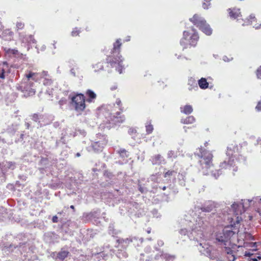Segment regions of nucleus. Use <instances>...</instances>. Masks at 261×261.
<instances>
[{"label": "nucleus", "mask_w": 261, "mask_h": 261, "mask_svg": "<svg viewBox=\"0 0 261 261\" xmlns=\"http://www.w3.org/2000/svg\"><path fill=\"white\" fill-rule=\"evenodd\" d=\"M34 82H27L21 81L16 86V89L21 91L23 94V96L27 97L33 96L36 92V88Z\"/></svg>", "instance_id": "11"}, {"label": "nucleus", "mask_w": 261, "mask_h": 261, "mask_svg": "<svg viewBox=\"0 0 261 261\" xmlns=\"http://www.w3.org/2000/svg\"><path fill=\"white\" fill-rule=\"evenodd\" d=\"M67 102V100L65 98H61L58 102L59 105H60V108L63 109V106L65 105H66Z\"/></svg>", "instance_id": "58"}, {"label": "nucleus", "mask_w": 261, "mask_h": 261, "mask_svg": "<svg viewBox=\"0 0 261 261\" xmlns=\"http://www.w3.org/2000/svg\"><path fill=\"white\" fill-rule=\"evenodd\" d=\"M217 204L214 201L208 200L202 203L200 207H199V209L201 210L203 212L209 213L216 208L217 207Z\"/></svg>", "instance_id": "19"}, {"label": "nucleus", "mask_w": 261, "mask_h": 261, "mask_svg": "<svg viewBox=\"0 0 261 261\" xmlns=\"http://www.w3.org/2000/svg\"><path fill=\"white\" fill-rule=\"evenodd\" d=\"M146 132L147 135L152 133L153 130V126L151 124V120H148L145 124Z\"/></svg>", "instance_id": "40"}, {"label": "nucleus", "mask_w": 261, "mask_h": 261, "mask_svg": "<svg viewBox=\"0 0 261 261\" xmlns=\"http://www.w3.org/2000/svg\"><path fill=\"white\" fill-rule=\"evenodd\" d=\"M36 74V73L30 71L28 74H25V77H24L22 81H25L27 82H34L35 80V76Z\"/></svg>", "instance_id": "34"}, {"label": "nucleus", "mask_w": 261, "mask_h": 261, "mask_svg": "<svg viewBox=\"0 0 261 261\" xmlns=\"http://www.w3.org/2000/svg\"><path fill=\"white\" fill-rule=\"evenodd\" d=\"M138 190L142 194H146L148 192L154 193L153 190H149L148 188L140 184H138Z\"/></svg>", "instance_id": "38"}, {"label": "nucleus", "mask_w": 261, "mask_h": 261, "mask_svg": "<svg viewBox=\"0 0 261 261\" xmlns=\"http://www.w3.org/2000/svg\"><path fill=\"white\" fill-rule=\"evenodd\" d=\"M204 2L202 4V7L204 9H208L209 6L211 5L210 2L212 0H203Z\"/></svg>", "instance_id": "59"}, {"label": "nucleus", "mask_w": 261, "mask_h": 261, "mask_svg": "<svg viewBox=\"0 0 261 261\" xmlns=\"http://www.w3.org/2000/svg\"><path fill=\"white\" fill-rule=\"evenodd\" d=\"M45 117V115L37 113H35L32 115V119L35 122H38L39 125L40 124L41 119H42V118H44Z\"/></svg>", "instance_id": "36"}, {"label": "nucleus", "mask_w": 261, "mask_h": 261, "mask_svg": "<svg viewBox=\"0 0 261 261\" xmlns=\"http://www.w3.org/2000/svg\"><path fill=\"white\" fill-rule=\"evenodd\" d=\"M16 168V165L15 162H6L5 163H3L1 169L2 172L4 174H5L6 172L8 170H13Z\"/></svg>", "instance_id": "23"}, {"label": "nucleus", "mask_w": 261, "mask_h": 261, "mask_svg": "<svg viewBox=\"0 0 261 261\" xmlns=\"http://www.w3.org/2000/svg\"><path fill=\"white\" fill-rule=\"evenodd\" d=\"M231 207L232 208L234 213L238 215L239 212H241V211H240V209L241 207H244V205L242 203H237L234 202L231 205Z\"/></svg>", "instance_id": "35"}, {"label": "nucleus", "mask_w": 261, "mask_h": 261, "mask_svg": "<svg viewBox=\"0 0 261 261\" xmlns=\"http://www.w3.org/2000/svg\"><path fill=\"white\" fill-rule=\"evenodd\" d=\"M19 129V125L18 124L14 123L9 125L4 132L1 133L0 143L12 144L13 139L12 138L13 137L15 143H22L23 141L24 134L23 132H18Z\"/></svg>", "instance_id": "3"}, {"label": "nucleus", "mask_w": 261, "mask_h": 261, "mask_svg": "<svg viewBox=\"0 0 261 261\" xmlns=\"http://www.w3.org/2000/svg\"><path fill=\"white\" fill-rule=\"evenodd\" d=\"M5 248L6 250L9 251H12L14 249L18 248V250L22 255L23 261H25V258H29L28 256H31L34 254V250L35 249L34 246H30L29 244L27 243L20 244L18 246L11 244L9 246H5Z\"/></svg>", "instance_id": "10"}, {"label": "nucleus", "mask_w": 261, "mask_h": 261, "mask_svg": "<svg viewBox=\"0 0 261 261\" xmlns=\"http://www.w3.org/2000/svg\"><path fill=\"white\" fill-rule=\"evenodd\" d=\"M103 175L110 179H112L114 178V177H115V176L112 173H111V172H109L107 170H105L103 172Z\"/></svg>", "instance_id": "51"}, {"label": "nucleus", "mask_w": 261, "mask_h": 261, "mask_svg": "<svg viewBox=\"0 0 261 261\" xmlns=\"http://www.w3.org/2000/svg\"><path fill=\"white\" fill-rule=\"evenodd\" d=\"M6 214V210L4 207H0V219L4 217V215Z\"/></svg>", "instance_id": "61"}, {"label": "nucleus", "mask_w": 261, "mask_h": 261, "mask_svg": "<svg viewBox=\"0 0 261 261\" xmlns=\"http://www.w3.org/2000/svg\"><path fill=\"white\" fill-rule=\"evenodd\" d=\"M240 222V220L239 217H237L236 223L225 226L222 231L216 233V240L219 245L222 246L230 244L229 240L231 238L239 232V228L237 225H238Z\"/></svg>", "instance_id": "5"}, {"label": "nucleus", "mask_w": 261, "mask_h": 261, "mask_svg": "<svg viewBox=\"0 0 261 261\" xmlns=\"http://www.w3.org/2000/svg\"><path fill=\"white\" fill-rule=\"evenodd\" d=\"M53 83L51 79L45 77L43 81V84L45 86L50 85Z\"/></svg>", "instance_id": "55"}, {"label": "nucleus", "mask_w": 261, "mask_h": 261, "mask_svg": "<svg viewBox=\"0 0 261 261\" xmlns=\"http://www.w3.org/2000/svg\"><path fill=\"white\" fill-rule=\"evenodd\" d=\"M118 153L122 158H127L129 156L127 151L123 148H121L118 150Z\"/></svg>", "instance_id": "48"}, {"label": "nucleus", "mask_w": 261, "mask_h": 261, "mask_svg": "<svg viewBox=\"0 0 261 261\" xmlns=\"http://www.w3.org/2000/svg\"><path fill=\"white\" fill-rule=\"evenodd\" d=\"M207 226V222H204L202 218L198 217L196 220H189L188 222V227L181 229L179 232L182 236H187L190 240L197 241L203 249V250L200 249V251L201 252L204 251L203 253L211 259L221 261L217 251H212L206 244L202 242L206 237Z\"/></svg>", "instance_id": "1"}, {"label": "nucleus", "mask_w": 261, "mask_h": 261, "mask_svg": "<svg viewBox=\"0 0 261 261\" xmlns=\"http://www.w3.org/2000/svg\"><path fill=\"white\" fill-rule=\"evenodd\" d=\"M253 21H256V18L255 17V15L253 14H250L249 16V18L245 21V23L246 24L243 23V25H252L253 27L255 29H259L261 27V23L258 25L257 24H253Z\"/></svg>", "instance_id": "24"}, {"label": "nucleus", "mask_w": 261, "mask_h": 261, "mask_svg": "<svg viewBox=\"0 0 261 261\" xmlns=\"http://www.w3.org/2000/svg\"><path fill=\"white\" fill-rule=\"evenodd\" d=\"M4 50L7 57L11 58H14L15 60H19L20 59H23L25 56L22 53H19L18 50L15 49H11L5 47L4 48Z\"/></svg>", "instance_id": "16"}, {"label": "nucleus", "mask_w": 261, "mask_h": 261, "mask_svg": "<svg viewBox=\"0 0 261 261\" xmlns=\"http://www.w3.org/2000/svg\"><path fill=\"white\" fill-rule=\"evenodd\" d=\"M126 203L127 202H125L119 207V211L121 215L124 216L127 214V206H126Z\"/></svg>", "instance_id": "43"}, {"label": "nucleus", "mask_w": 261, "mask_h": 261, "mask_svg": "<svg viewBox=\"0 0 261 261\" xmlns=\"http://www.w3.org/2000/svg\"><path fill=\"white\" fill-rule=\"evenodd\" d=\"M69 252L68 251L64 250L62 249L57 254V256L55 258L56 260L63 261L65 258H66Z\"/></svg>", "instance_id": "28"}, {"label": "nucleus", "mask_w": 261, "mask_h": 261, "mask_svg": "<svg viewBox=\"0 0 261 261\" xmlns=\"http://www.w3.org/2000/svg\"><path fill=\"white\" fill-rule=\"evenodd\" d=\"M66 143V140L65 139V137L63 135L60 140H57L56 142V147H59L63 145H64Z\"/></svg>", "instance_id": "45"}, {"label": "nucleus", "mask_w": 261, "mask_h": 261, "mask_svg": "<svg viewBox=\"0 0 261 261\" xmlns=\"http://www.w3.org/2000/svg\"><path fill=\"white\" fill-rule=\"evenodd\" d=\"M177 177L179 180L180 185L182 186H185V174L183 173H181V174L179 173L177 176Z\"/></svg>", "instance_id": "49"}, {"label": "nucleus", "mask_w": 261, "mask_h": 261, "mask_svg": "<svg viewBox=\"0 0 261 261\" xmlns=\"http://www.w3.org/2000/svg\"><path fill=\"white\" fill-rule=\"evenodd\" d=\"M248 201L250 203L253 202V204H254V203H257V202L258 203H261V198H260L259 197H256L253 198L251 200H249Z\"/></svg>", "instance_id": "54"}, {"label": "nucleus", "mask_w": 261, "mask_h": 261, "mask_svg": "<svg viewBox=\"0 0 261 261\" xmlns=\"http://www.w3.org/2000/svg\"><path fill=\"white\" fill-rule=\"evenodd\" d=\"M120 41L121 39H118L113 43V48L111 51L112 55L108 56L106 60L107 63L110 64L111 67H115L116 70L121 74L122 73L123 69H124V66L122 64L123 58L120 55V49L121 46Z\"/></svg>", "instance_id": "4"}, {"label": "nucleus", "mask_w": 261, "mask_h": 261, "mask_svg": "<svg viewBox=\"0 0 261 261\" xmlns=\"http://www.w3.org/2000/svg\"><path fill=\"white\" fill-rule=\"evenodd\" d=\"M119 112H117L115 114H110V123L114 124L115 125H119L120 124L123 123L125 120V117L124 115H120Z\"/></svg>", "instance_id": "17"}, {"label": "nucleus", "mask_w": 261, "mask_h": 261, "mask_svg": "<svg viewBox=\"0 0 261 261\" xmlns=\"http://www.w3.org/2000/svg\"><path fill=\"white\" fill-rule=\"evenodd\" d=\"M120 232L121 231L120 230L115 228L114 223H111L109 224L108 227V233L109 234L111 235L112 237H115L119 234Z\"/></svg>", "instance_id": "25"}, {"label": "nucleus", "mask_w": 261, "mask_h": 261, "mask_svg": "<svg viewBox=\"0 0 261 261\" xmlns=\"http://www.w3.org/2000/svg\"><path fill=\"white\" fill-rule=\"evenodd\" d=\"M151 214L154 217L156 218H160L161 216V214L158 212V211L156 209L152 210L151 211Z\"/></svg>", "instance_id": "60"}, {"label": "nucleus", "mask_w": 261, "mask_h": 261, "mask_svg": "<svg viewBox=\"0 0 261 261\" xmlns=\"http://www.w3.org/2000/svg\"><path fill=\"white\" fill-rule=\"evenodd\" d=\"M199 39V36L196 30L191 28V32L185 31L183 32V37L180 41V45L183 47V49L189 46L195 47Z\"/></svg>", "instance_id": "7"}, {"label": "nucleus", "mask_w": 261, "mask_h": 261, "mask_svg": "<svg viewBox=\"0 0 261 261\" xmlns=\"http://www.w3.org/2000/svg\"><path fill=\"white\" fill-rule=\"evenodd\" d=\"M180 111L181 113L189 115L193 112V109L192 106L186 105L185 106L180 107Z\"/></svg>", "instance_id": "30"}, {"label": "nucleus", "mask_w": 261, "mask_h": 261, "mask_svg": "<svg viewBox=\"0 0 261 261\" xmlns=\"http://www.w3.org/2000/svg\"><path fill=\"white\" fill-rule=\"evenodd\" d=\"M81 32V29H78L77 28H75L73 29L71 33V35L73 37H75L78 36L80 33Z\"/></svg>", "instance_id": "50"}, {"label": "nucleus", "mask_w": 261, "mask_h": 261, "mask_svg": "<svg viewBox=\"0 0 261 261\" xmlns=\"http://www.w3.org/2000/svg\"><path fill=\"white\" fill-rule=\"evenodd\" d=\"M239 147L236 144H230L227 148L226 155L228 157V161H224L220 165L222 168H227L228 167H235L233 170L237 171L238 170V164H246V158L240 154Z\"/></svg>", "instance_id": "2"}, {"label": "nucleus", "mask_w": 261, "mask_h": 261, "mask_svg": "<svg viewBox=\"0 0 261 261\" xmlns=\"http://www.w3.org/2000/svg\"><path fill=\"white\" fill-rule=\"evenodd\" d=\"M138 240L140 241L141 242L143 241L142 238L139 239L136 237L130 236L126 239L119 238L116 240V242L118 244V247L121 246L123 248H126L130 242L135 243L138 241Z\"/></svg>", "instance_id": "18"}, {"label": "nucleus", "mask_w": 261, "mask_h": 261, "mask_svg": "<svg viewBox=\"0 0 261 261\" xmlns=\"http://www.w3.org/2000/svg\"><path fill=\"white\" fill-rule=\"evenodd\" d=\"M42 115H45V117L41 119L39 124L40 127L49 124L53 120V117L51 116L48 115L47 114Z\"/></svg>", "instance_id": "29"}, {"label": "nucleus", "mask_w": 261, "mask_h": 261, "mask_svg": "<svg viewBox=\"0 0 261 261\" xmlns=\"http://www.w3.org/2000/svg\"><path fill=\"white\" fill-rule=\"evenodd\" d=\"M91 142V145L87 147V149L88 151L96 153L101 152L108 143L106 136L100 134H97L94 140Z\"/></svg>", "instance_id": "8"}, {"label": "nucleus", "mask_w": 261, "mask_h": 261, "mask_svg": "<svg viewBox=\"0 0 261 261\" xmlns=\"http://www.w3.org/2000/svg\"><path fill=\"white\" fill-rule=\"evenodd\" d=\"M24 27V24L22 22H17L16 23V28H17V30H21Z\"/></svg>", "instance_id": "64"}, {"label": "nucleus", "mask_w": 261, "mask_h": 261, "mask_svg": "<svg viewBox=\"0 0 261 261\" xmlns=\"http://www.w3.org/2000/svg\"><path fill=\"white\" fill-rule=\"evenodd\" d=\"M188 85L189 86L188 89L190 91H192L193 90H197L198 89L196 80L192 77L189 78Z\"/></svg>", "instance_id": "27"}, {"label": "nucleus", "mask_w": 261, "mask_h": 261, "mask_svg": "<svg viewBox=\"0 0 261 261\" xmlns=\"http://www.w3.org/2000/svg\"><path fill=\"white\" fill-rule=\"evenodd\" d=\"M150 161L152 165H160L165 163V160L161 154H155L151 157Z\"/></svg>", "instance_id": "22"}, {"label": "nucleus", "mask_w": 261, "mask_h": 261, "mask_svg": "<svg viewBox=\"0 0 261 261\" xmlns=\"http://www.w3.org/2000/svg\"><path fill=\"white\" fill-rule=\"evenodd\" d=\"M195 121V118L193 116H189L185 118H182L180 119V122L182 124H189L194 123Z\"/></svg>", "instance_id": "33"}, {"label": "nucleus", "mask_w": 261, "mask_h": 261, "mask_svg": "<svg viewBox=\"0 0 261 261\" xmlns=\"http://www.w3.org/2000/svg\"><path fill=\"white\" fill-rule=\"evenodd\" d=\"M176 174L177 172L174 170H168L165 173L164 177L173 178H175Z\"/></svg>", "instance_id": "44"}, {"label": "nucleus", "mask_w": 261, "mask_h": 261, "mask_svg": "<svg viewBox=\"0 0 261 261\" xmlns=\"http://www.w3.org/2000/svg\"><path fill=\"white\" fill-rule=\"evenodd\" d=\"M3 67L1 69L0 71V79H5V72H6V68H8L9 67L8 63L7 62H4L3 63Z\"/></svg>", "instance_id": "37"}, {"label": "nucleus", "mask_w": 261, "mask_h": 261, "mask_svg": "<svg viewBox=\"0 0 261 261\" xmlns=\"http://www.w3.org/2000/svg\"><path fill=\"white\" fill-rule=\"evenodd\" d=\"M101 217V211L99 209H96L90 213H84L82 216V220L85 222H92L94 224L99 222V219Z\"/></svg>", "instance_id": "13"}, {"label": "nucleus", "mask_w": 261, "mask_h": 261, "mask_svg": "<svg viewBox=\"0 0 261 261\" xmlns=\"http://www.w3.org/2000/svg\"><path fill=\"white\" fill-rule=\"evenodd\" d=\"M85 94L87 97L86 100L88 102L90 103L93 102L94 99L96 98V94L93 91L90 89L87 90Z\"/></svg>", "instance_id": "26"}, {"label": "nucleus", "mask_w": 261, "mask_h": 261, "mask_svg": "<svg viewBox=\"0 0 261 261\" xmlns=\"http://www.w3.org/2000/svg\"><path fill=\"white\" fill-rule=\"evenodd\" d=\"M161 256L162 258L168 261H173L175 258V255H171L166 253H162Z\"/></svg>", "instance_id": "41"}, {"label": "nucleus", "mask_w": 261, "mask_h": 261, "mask_svg": "<svg viewBox=\"0 0 261 261\" xmlns=\"http://www.w3.org/2000/svg\"><path fill=\"white\" fill-rule=\"evenodd\" d=\"M19 38L22 43L28 44V49L30 48V46H31L33 44L36 43V40L34 39L33 36L31 35H27L19 33Z\"/></svg>", "instance_id": "20"}, {"label": "nucleus", "mask_w": 261, "mask_h": 261, "mask_svg": "<svg viewBox=\"0 0 261 261\" xmlns=\"http://www.w3.org/2000/svg\"><path fill=\"white\" fill-rule=\"evenodd\" d=\"M229 11V16L231 18L236 19L240 16L241 14L240 10L239 9L233 8V9H228Z\"/></svg>", "instance_id": "31"}, {"label": "nucleus", "mask_w": 261, "mask_h": 261, "mask_svg": "<svg viewBox=\"0 0 261 261\" xmlns=\"http://www.w3.org/2000/svg\"><path fill=\"white\" fill-rule=\"evenodd\" d=\"M51 166V162L48 158L41 157L38 163V169L42 174H47L50 172Z\"/></svg>", "instance_id": "14"}, {"label": "nucleus", "mask_w": 261, "mask_h": 261, "mask_svg": "<svg viewBox=\"0 0 261 261\" xmlns=\"http://www.w3.org/2000/svg\"><path fill=\"white\" fill-rule=\"evenodd\" d=\"M167 156L168 158H176L177 157V152L173 150H170L168 152Z\"/></svg>", "instance_id": "56"}, {"label": "nucleus", "mask_w": 261, "mask_h": 261, "mask_svg": "<svg viewBox=\"0 0 261 261\" xmlns=\"http://www.w3.org/2000/svg\"><path fill=\"white\" fill-rule=\"evenodd\" d=\"M75 132L77 133V135H82V136L84 137L86 135V132L84 129L75 130Z\"/></svg>", "instance_id": "62"}, {"label": "nucleus", "mask_w": 261, "mask_h": 261, "mask_svg": "<svg viewBox=\"0 0 261 261\" xmlns=\"http://www.w3.org/2000/svg\"><path fill=\"white\" fill-rule=\"evenodd\" d=\"M222 248V251L224 253L227 254V257L229 261H234L236 259L235 251L232 249L227 245H223L221 246Z\"/></svg>", "instance_id": "21"}, {"label": "nucleus", "mask_w": 261, "mask_h": 261, "mask_svg": "<svg viewBox=\"0 0 261 261\" xmlns=\"http://www.w3.org/2000/svg\"><path fill=\"white\" fill-rule=\"evenodd\" d=\"M245 239L247 240H255V238L249 232L245 233Z\"/></svg>", "instance_id": "57"}, {"label": "nucleus", "mask_w": 261, "mask_h": 261, "mask_svg": "<svg viewBox=\"0 0 261 261\" xmlns=\"http://www.w3.org/2000/svg\"><path fill=\"white\" fill-rule=\"evenodd\" d=\"M127 206V215L130 216H136L139 217L141 212L139 204L134 201L128 202L126 203Z\"/></svg>", "instance_id": "15"}, {"label": "nucleus", "mask_w": 261, "mask_h": 261, "mask_svg": "<svg viewBox=\"0 0 261 261\" xmlns=\"http://www.w3.org/2000/svg\"><path fill=\"white\" fill-rule=\"evenodd\" d=\"M223 168H221V169L216 170L215 171H213L211 172V175L213 177H214L215 179H217L219 176L222 174V169Z\"/></svg>", "instance_id": "47"}, {"label": "nucleus", "mask_w": 261, "mask_h": 261, "mask_svg": "<svg viewBox=\"0 0 261 261\" xmlns=\"http://www.w3.org/2000/svg\"><path fill=\"white\" fill-rule=\"evenodd\" d=\"M189 20L205 35L207 36L212 35L213 32L212 28L202 17L198 14H195Z\"/></svg>", "instance_id": "9"}, {"label": "nucleus", "mask_w": 261, "mask_h": 261, "mask_svg": "<svg viewBox=\"0 0 261 261\" xmlns=\"http://www.w3.org/2000/svg\"><path fill=\"white\" fill-rule=\"evenodd\" d=\"M29 258H25V261H39L38 256L35 254H33L31 256H29Z\"/></svg>", "instance_id": "53"}, {"label": "nucleus", "mask_w": 261, "mask_h": 261, "mask_svg": "<svg viewBox=\"0 0 261 261\" xmlns=\"http://www.w3.org/2000/svg\"><path fill=\"white\" fill-rule=\"evenodd\" d=\"M257 242H250L248 243V246L252 248V251H255L257 250Z\"/></svg>", "instance_id": "52"}, {"label": "nucleus", "mask_w": 261, "mask_h": 261, "mask_svg": "<svg viewBox=\"0 0 261 261\" xmlns=\"http://www.w3.org/2000/svg\"><path fill=\"white\" fill-rule=\"evenodd\" d=\"M69 98L71 99V105L74 107L77 112L81 113L85 110L86 99L83 94L77 93L73 95L70 94L69 96Z\"/></svg>", "instance_id": "12"}, {"label": "nucleus", "mask_w": 261, "mask_h": 261, "mask_svg": "<svg viewBox=\"0 0 261 261\" xmlns=\"http://www.w3.org/2000/svg\"><path fill=\"white\" fill-rule=\"evenodd\" d=\"M198 84L201 89H206L208 87L209 84L204 77H201L198 81Z\"/></svg>", "instance_id": "32"}, {"label": "nucleus", "mask_w": 261, "mask_h": 261, "mask_svg": "<svg viewBox=\"0 0 261 261\" xmlns=\"http://www.w3.org/2000/svg\"><path fill=\"white\" fill-rule=\"evenodd\" d=\"M93 68L94 69L95 72H98L100 70H103V63L98 62L97 64L93 65Z\"/></svg>", "instance_id": "46"}, {"label": "nucleus", "mask_w": 261, "mask_h": 261, "mask_svg": "<svg viewBox=\"0 0 261 261\" xmlns=\"http://www.w3.org/2000/svg\"><path fill=\"white\" fill-rule=\"evenodd\" d=\"M34 147L40 152L42 151L45 148L43 142L40 141H36Z\"/></svg>", "instance_id": "39"}, {"label": "nucleus", "mask_w": 261, "mask_h": 261, "mask_svg": "<svg viewBox=\"0 0 261 261\" xmlns=\"http://www.w3.org/2000/svg\"><path fill=\"white\" fill-rule=\"evenodd\" d=\"M256 74L257 79L261 80V66L256 70Z\"/></svg>", "instance_id": "63"}, {"label": "nucleus", "mask_w": 261, "mask_h": 261, "mask_svg": "<svg viewBox=\"0 0 261 261\" xmlns=\"http://www.w3.org/2000/svg\"><path fill=\"white\" fill-rule=\"evenodd\" d=\"M65 137H75L77 135V133L74 131L72 128H66L65 134L64 135Z\"/></svg>", "instance_id": "42"}, {"label": "nucleus", "mask_w": 261, "mask_h": 261, "mask_svg": "<svg viewBox=\"0 0 261 261\" xmlns=\"http://www.w3.org/2000/svg\"><path fill=\"white\" fill-rule=\"evenodd\" d=\"M198 150V151L195 153V155L200 158L199 163L202 168L203 174L208 175L207 170L213 166V154L208 151L203 150L202 147L199 148Z\"/></svg>", "instance_id": "6"}]
</instances>
